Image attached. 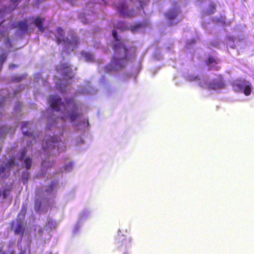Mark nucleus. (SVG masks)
Listing matches in <instances>:
<instances>
[{"label":"nucleus","mask_w":254,"mask_h":254,"mask_svg":"<svg viewBox=\"0 0 254 254\" xmlns=\"http://www.w3.org/2000/svg\"><path fill=\"white\" fill-rule=\"evenodd\" d=\"M24 211L26 212V207L24 209Z\"/></svg>","instance_id":"36"},{"label":"nucleus","mask_w":254,"mask_h":254,"mask_svg":"<svg viewBox=\"0 0 254 254\" xmlns=\"http://www.w3.org/2000/svg\"><path fill=\"white\" fill-rule=\"evenodd\" d=\"M50 103L51 108L56 112H60L63 110L68 114L66 108H70L71 113L69 115L70 121L73 122L78 118L82 114L78 112V107L76 103L72 99H65L64 102H62V99L57 95H51L50 96Z\"/></svg>","instance_id":"2"},{"label":"nucleus","mask_w":254,"mask_h":254,"mask_svg":"<svg viewBox=\"0 0 254 254\" xmlns=\"http://www.w3.org/2000/svg\"><path fill=\"white\" fill-rule=\"evenodd\" d=\"M13 27H18L19 29L23 32H27L28 30V24L26 19H24L22 21H20L17 23L13 24Z\"/></svg>","instance_id":"8"},{"label":"nucleus","mask_w":254,"mask_h":254,"mask_svg":"<svg viewBox=\"0 0 254 254\" xmlns=\"http://www.w3.org/2000/svg\"><path fill=\"white\" fill-rule=\"evenodd\" d=\"M179 11L177 8H173L166 13V17L168 19L172 20L175 19L178 14Z\"/></svg>","instance_id":"10"},{"label":"nucleus","mask_w":254,"mask_h":254,"mask_svg":"<svg viewBox=\"0 0 254 254\" xmlns=\"http://www.w3.org/2000/svg\"><path fill=\"white\" fill-rule=\"evenodd\" d=\"M117 9L121 16L124 17H132L134 15V10H129L125 2L117 6Z\"/></svg>","instance_id":"5"},{"label":"nucleus","mask_w":254,"mask_h":254,"mask_svg":"<svg viewBox=\"0 0 254 254\" xmlns=\"http://www.w3.org/2000/svg\"><path fill=\"white\" fill-rule=\"evenodd\" d=\"M143 27V24L140 23H137L131 27V30L133 32L137 31L138 29Z\"/></svg>","instance_id":"15"},{"label":"nucleus","mask_w":254,"mask_h":254,"mask_svg":"<svg viewBox=\"0 0 254 254\" xmlns=\"http://www.w3.org/2000/svg\"><path fill=\"white\" fill-rule=\"evenodd\" d=\"M251 90H252V85L248 81V82L246 83V84L244 87V88H243L242 91H243L244 92V93L246 96H249L251 93Z\"/></svg>","instance_id":"14"},{"label":"nucleus","mask_w":254,"mask_h":254,"mask_svg":"<svg viewBox=\"0 0 254 254\" xmlns=\"http://www.w3.org/2000/svg\"><path fill=\"white\" fill-rule=\"evenodd\" d=\"M23 134L25 136H27L28 137H32L33 138V139L34 140H35V136L33 135V133L32 132H29L28 131H23Z\"/></svg>","instance_id":"20"},{"label":"nucleus","mask_w":254,"mask_h":254,"mask_svg":"<svg viewBox=\"0 0 254 254\" xmlns=\"http://www.w3.org/2000/svg\"><path fill=\"white\" fill-rule=\"evenodd\" d=\"M17 66H18V65H17L15 64H10L9 65V68H13L14 67H17Z\"/></svg>","instance_id":"30"},{"label":"nucleus","mask_w":254,"mask_h":254,"mask_svg":"<svg viewBox=\"0 0 254 254\" xmlns=\"http://www.w3.org/2000/svg\"><path fill=\"white\" fill-rule=\"evenodd\" d=\"M85 57H86V60L89 61H91L93 60V56L90 54H86Z\"/></svg>","instance_id":"22"},{"label":"nucleus","mask_w":254,"mask_h":254,"mask_svg":"<svg viewBox=\"0 0 254 254\" xmlns=\"http://www.w3.org/2000/svg\"><path fill=\"white\" fill-rule=\"evenodd\" d=\"M5 171V168L4 167H3V166L0 167V175L1 174L4 173Z\"/></svg>","instance_id":"28"},{"label":"nucleus","mask_w":254,"mask_h":254,"mask_svg":"<svg viewBox=\"0 0 254 254\" xmlns=\"http://www.w3.org/2000/svg\"><path fill=\"white\" fill-rule=\"evenodd\" d=\"M226 86V84L224 77L222 75H219L217 79H214L209 82L207 85V88L209 90H219L224 89Z\"/></svg>","instance_id":"4"},{"label":"nucleus","mask_w":254,"mask_h":254,"mask_svg":"<svg viewBox=\"0 0 254 254\" xmlns=\"http://www.w3.org/2000/svg\"><path fill=\"white\" fill-rule=\"evenodd\" d=\"M24 164L25 165L26 169L29 170L32 165V159L29 157L26 158L24 160Z\"/></svg>","instance_id":"16"},{"label":"nucleus","mask_w":254,"mask_h":254,"mask_svg":"<svg viewBox=\"0 0 254 254\" xmlns=\"http://www.w3.org/2000/svg\"><path fill=\"white\" fill-rule=\"evenodd\" d=\"M10 229L14 232L15 235H19L22 240L24 234L25 228L23 221L19 219L12 220L10 224Z\"/></svg>","instance_id":"3"},{"label":"nucleus","mask_w":254,"mask_h":254,"mask_svg":"<svg viewBox=\"0 0 254 254\" xmlns=\"http://www.w3.org/2000/svg\"><path fill=\"white\" fill-rule=\"evenodd\" d=\"M112 35L116 41L118 42L113 47L114 54L111 62V64L108 65L105 67V70L107 72L113 70L115 67H123L127 62L128 50L126 48L125 43L120 41L116 30H113Z\"/></svg>","instance_id":"1"},{"label":"nucleus","mask_w":254,"mask_h":254,"mask_svg":"<svg viewBox=\"0 0 254 254\" xmlns=\"http://www.w3.org/2000/svg\"><path fill=\"white\" fill-rule=\"evenodd\" d=\"M5 58H1V59L0 60V62L1 63V65H2V63L3 62V61L5 60Z\"/></svg>","instance_id":"32"},{"label":"nucleus","mask_w":254,"mask_h":254,"mask_svg":"<svg viewBox=\"0 0 254 254\" xmlns=\"http://www.w3.org/2000/svg\"><path fill=\"white\" fill-rule=\"evenodd\" d=\"M57 32L59 36H56V42L58 45L64 43L65 45H68L71 41L67 38H65V34L64 30L61 27H59L57 29Z\"/></svg>","instance_id":"6"},{"label":"nucleus","mask_w":254,"mask_h":254,"mask_svg":"<svg viewBox=\"0 0 254 254\" xmlns=\"http://www.w3.org/2000/svg\"><path fill=\"white\" fill-rule=\"evenodd\" d=\"M17 105L18 106V107L20 108L22 106V103L18 102H17Z\"/></svg>","instance_id":"33"},{"label":"nucleus","mask_w":254,"mask_h":254,"mask_svg":"<svg viewBox=\"0 0 254 254\" xmlns=\"http://www.w3.org/2000/svg\"><path fill=\"white\" fill-rule=\"evenodd\" d=\"M7 128L4 126L0 127V135H1L2 138L4 137Z\"/></svg>","instance_id":"19"},{"label":"nucleus","mask_w":254,"mask_h":254,"mask_svg":"<svg viewBox=\"0 0 254 254\" xmlns=\"http://www.w3.org/2000/svg\"><path fill=\"white\" fill-rule=\"evenodd\" d=\"M223 22V24H224L225 23V21H224Z\"/></svg>","instance_id":"37"},{"label":"nucleus","mask_w":254,"mask_h":254,"mask_svg":"<svg viewBox=\"0 0 254 254\" xmlns=\"http://www.w3.org/2000/svg\"><path fill=\"white\" fill-rule=\"evenodd\" d=\"M6 39V41L10 43V40H9V37H7Z\"/></svg>","instance_id":"34"},{"label":"nucleus","mask_w":254,"mask_h":254,"mask_svg":"<svg viewBox=\"0 0 254 254\" xmlns=\"http://www.w3.org/2000/svg\"><path fill=\"white\" fill-rule=\"evenodd\" d=\"M248 81L245 79H237L232 83V86L235 90L241 91Z\"/></svg>","instance_id":"7"},{"label":"nucleus","mask_w":254,"mask_h":254,"mask_svg":"<svg viewBox=\"0 0 254 254\" xmlns=\"http://www.w3.org/2000/svg\"><path fill=\"white\" fill-rule=\"evenodd\" d=\"M2 195L3 198H5L6 197L7 194L5 190H4L3 191H2Z\"/></svg>","instance_id":"29"},{"label":"nucleus","mask_w":254,"mask_h":254,"mask_svg":"<svg viewBox=\"0 0 254 254\" xmlns=\"http://www.w3.org/2000/svg\"><path fill=\"white\" fill-rule=\"evenodd\" d=\"M127 242H129V241L128 239L127 238H124L123 240H122V243H123V245H125V247L127 246Z\"/></svg>","instance_id":"23"},{"label":"nucleus","mask_w":254,"mask_h":254,"mask_svg":"<svg viewBox=\"0 0 254 254\" xmlns=\"http://www.w3.org/2000/svg\"><path fill=\"white\" fill-rule=\"evenodd\" d=\"M29 124V123L27 122H25L22 123V126H21V129L22 130H23L24 127H26Z\"/></svg>","instance_id":"26"},{"label":"nucleus","mask_w":254,"mask_h":254,"mask_svg":"<svg viewBox=\"0 0 254 254\" xmlns=\"http://www.w3.org/2000/svg\"><path fill=\"white\" fill-rule=\"evenodd\" d=\"M14 165L15 162L14 158H11L8 160L5 166L8 170H10Z\"/></svg>","instance_id":"17"},{"label":"nucleus","mask_w":254,"mask_h":254,"mask_svg":"<svg viewBox=\"0 0 254 254\" xmlns=\"http://www.w3.org/2000/svg\"><path fill=\"white\" fill-rule=\"evenodd\" d=\"M27 149L25 147L22 148L20 151L19 160L22 161L27 153Z\"/></svg>","instance_id":"18"},{"label":"nucleus","mask_w":254,"mask_h":254,"mask_svg":"<svg viewBox=\"0 0 254 254\" xmlns=\"http://www.w3.org/2000/svg\"><path fill=\"white\" fill-rule=\"evenodd\" d=\"M5 101V98L3 97L0 100V107H2L4 105V103Z\"/></svg>","instance_id":"24"},{"label":"nucleus","mask_w":254,"mask_h":254,"mask_svg":"<svg viewBox=\"0 0 254 254\" xmlns=\"http://www.w3.org/2000/svg\"><path fill=\"white\" fill-rule=\"evenodd\" d=\"M22 77H15V78H13L12 79V80L13 81H14L15 82H20L22 80Z\"/></svg>","instance_id":"25"},{"label":"nucleus","mask_w":254,"mask_h":254,"mask_svg":"<svg viewBox=\"0 0 254 254\" xmlns=\"http://www.w3.org/2000/svg\"><path fill=\"white\" fill-rule=\"evenodd\" d=\"M218 63V60L212 56H208L205 61V64L207 65H210L212 64H216Z\"/></svg>","instance_id":"12"},{"label":"nucleus","mask_w":254,"mask_h":254,"mask_svg":"<svg viewBox=\"0 0 254 254\" xmlns=\"http://www.w3.org/2000/svg\"><path fill=\"white\" fill-rule=\"evenodd\" d=\"M0 254H5V253L2 251L1 248H0Z\"/></svg>","instance_id":"31"},{"label":"nucleus","mask_w":254,"mask_h":254,"mask_svg":"<svg viewBox=\"0 0 254 254\" xmlns=\"http://www.w3.org/2000/svg\"><path fill=\"white\" fill-rule=\"evenodd\" d=\"M55 186V184L53 182H52V183L49 186V189H46L45 191L48 192L49 191L52 190L54 189Z\"/></svg>","instance_id":"21"},{"label":"nucleus","mask_w":254,"mask_h":254,"mask_svg":"<svg viewBox=\"0 0 254 254\" xmlns=\"http://www.w3.org/2000/svg\"><path fill=\"white\" fill-rule=\"evenodd\" d=\"M59 141L57 137H53L52 138L49 139L46 142V146L45 147L43 145V148L44 149L46 148L49 149L51 147L53 143H57Z\"/></svg>","instance_id":"11"},{"label":"nucleus","mask_w":254,"mask_h":254,"mask_svg":"<svg viewBox=\"0 0 254 254\" xmlns=\"http://www.w3.org/2000/svg\"><path fill=\"white\" fill-rule=\"evenodd\" d=\"M216 11V4L211 2L208 5V8L206 9L205 13L208 15L214 13Z\"/></svg>","instance_id":"13"},{"label":"nucleus","mask_w":254,"mask_h":254,"mask_svg":"<svg viewBox=\"0 0 254 254\" xmlns=\"http://www.w3.org/2000/svg\"><path fill=\"white\" fill-rule=\"evenodd\" d=\"M68 116L67 115H66V114H64V116H62L61 117V120L64 121V122H65V120L68 118Z\"/></svg>","instance_id":"27"},{"label":"nucleus","mask_w":254,"mask_h":254,"mask_svg":"<svg viewBox=\"0 0 254 254\" xmlns=\"http://www.w3.org/2000/svg\"><path fill=\"white\" fill-rule=\"evenodd\" d=\"M220 66H216V67H215V70H218L220 69Z\"/></svg>","instance_id":"35"},{"label":"nucleus","mask_w":254,"mask_h":254,"mask_svg":"<svg viewBox=\"0 0 254 254\" xmlns=\"http://www.w3.org/2000/svg\"><path fill=\"white\" fill-rule=\"evenodd\" d=\"M44 21L45 19L44 18L37 17L34 21L35 25L38 27V29L41 32H43L45 30V28L43 26V22Z\"/></svg>","instance_id":"9"}]
</instances>
